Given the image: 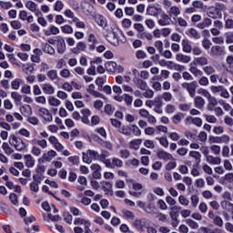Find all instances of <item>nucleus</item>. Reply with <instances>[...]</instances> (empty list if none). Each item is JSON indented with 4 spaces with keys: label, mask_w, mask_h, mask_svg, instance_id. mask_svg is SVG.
Here are the masks:
<instances>
[{
    "label": "nucleus",
    "mask_w": 233,
    "mask_h": 233,
    "mask_svg": "<svg viewBox=\"0 0 233 233\" xmlns=\"http://www.w3.org/2000/svg\"><path fill=\"white\" fill-rule=\"evenodd\" d=\"M105 66L107 72H112L113 74H116V72L117 74H123V72H125V68L123 66H117V64L113 61L106 63Z\"/></svg>",
    "instance_id": "1"
},
{
    "label": "nucleus",
    "mask_w": 233,
    "mask_h": 233,
    "mask_svg": "<svg viewBox=\"0 0 233 233\" xmlns=\"http://www.w3.org/2000/svg\"><path fill=\"white\" fill-rule=\"evenodd\" d=\"M97 156H99V153H97V151L89 149L86 153H83L82 159L84 163H87V165H90V163H92L94 159H97Z\"/></svg>",
    "instance_id": "2"
},
{
    "label": "nucleus",
    "mask_w": 233,
    "mask_h": 233,
    "mask_svg": "<svg viewBox=\"0 0 233 233\" xmlns=\"http://www.w3.org/2000/svg\"><path fill=\"white\" fill-rule=\"evenodd\" d=\"M11 145H13L15 150H18V151H22V150H25V148H26V143H25V141H23L22 138L17 137L15 136H12Z\"/></svg>",
    "instance_id": "3"
},
{
    "label": "nucleus",
    "mask_w": 233,
    "mask_h": 233,
    "mask_svg": "<svg viewBox=\"0 0 233 233\" xmlns=\"http://www.w3.org/2000/svg\"><path fill=\"white\" fill-rule=\"evenodd\" d=\"M137 207H139V208H142V210H144V212H146V214H156V207H154V204L149 203L147 205V203L138 200L137 202Z\"/></svg>",
    "instance_id": "4"
},
{
    "label": "nucleus",
    "mask_w": 233,
    "mask_h": 233,
    "mask_svg": "<svg viewBox=\"0 0 233 233\" xmlns=\"http://www.w3.org/2000/svg\"><path fill=\"white\" fill-rule=\"evenodd\" d=\"M133 225L137 228V230L145 232L147 226L150 225V220L147 218H137L134 220Z\"/></svg>",
    "instance_id": "5"
},
{
    "label": "nucleus",
    "mask_w": 233,
    "mask_h": 233,
    "mask_svg": "<svg viewBox=\"0 0 233 233\" xmlns=\"http://www.w3.org/2000/svg\"><path fill=\"white\" fill-rule=\"evenodd\" d=\"M183 88L188 92L190 97H196V88H198V82L193 81L191 83H184L182 84Z\"/></svg>",
    "instance_id": "6"
},
{
    "label": "nucleus",
    "mask_w": 233,
    "mask_h": 233,
    "mask_svg": "<svg viewBox=\"0 0 233 233\" xmlns=\"http://www.w3.org/2000/svg\"><path fill=\"white\" fill-rule=\"evenodd\" d=\"M38 116L44 119V121H46L47 123H50L54 116H52V113H50V110L46 109V107H41L38 110Z\"/></svg>",
    "instance_id": "7"
},
{
    "label": "nucleus",
    "mask_w": 233,
    "mask_h": 233,
    "mask_svg": "<svg viewBox=\"0 0 233 233\" xmlns=\"http://www.w3.org/2000/svg\"><path fill=\"white\" fill-rule=\"evenodd\" d=\"M81 8L86 15H92L94 14V6L86 1L81 3Z\"/></svg>",
    "instance_id": "8"
},
{
    "label": "nucleus",
    "mask_w": 233,
    "mask_h": 233,
    "mask_svg": "<svg viewBox=\"0 0 233 233\" xmlns=\"http://www.w3.org/2000/svg\"><path fill=\"white\" fill-rule=\"evenodd\" d=\"M34 181L30 184L31 192H39V185H41V177L37 176L33 177Z\"/></svg>",
    "instance_id": "9"
},
{
    "label": "nucleus",
    "mask_w": 233,
    "mask_h": 233,
    "mask_svg": "<svg viewBox=\"0 0 233 233\" xmlns=\"http://www.w3.org/2000/svg\"><path fill=\"white\" fill-rule=\"evenodd\" d=\"M167 15L173 19V21H176V17L181 15V9L176 5H173L167 10Z\"/></svg>",
    "instance_id": "10"
},
{
    "label": "nucleus",
    "mask_w": 233,
    "mask_h": 233,
    "mask_svg": "<svg viewBox=\"0 0 233 233\" xmlns=\"http://www.w3.org/2000/svg\"><path fill=\"white\" fill-rule=\"evenodd\" d=\"M153 106H155L154 110L157 114H163V101L161 100V96H158L153 100Z\"/></svg>",
    "instance_id": "11"
},
{
    "label": "nucleus",
    "mask_w": 233,
    "mask_h": 233,
    "mask_svg": "<svg viewBox=\"0 0 233 233\" xmlns=\"http://www.w3.org/2000/svg\"><path fill=\"white\" fill-rule=\"evenodd\" d=\"M191 59L192 58L189 56L184 55L182 53H177L176 55V61H177L178 63H184L186 65H188Z\"/></svg>",
    "instance_id": "12"
},
{
    "label": "nucleus",
    "mask_w": 233,
    "mask_h": 233,
    "mask_svg": "<svg viewBox=\"0 0 233 233\" xmlns=\"http://www.w3.org/2000/svg\"><path fill=\"white\" fill-rule=\"evenodd\" d=\"M102 190L106 194V196H113L114 191L112 190V183L108 181L102 182Z\"/></svg>",
    "instance_id": "13"
},
{
    "label": "nucleus",
    "mask_w": 233,
    "mask_h": 233,
    "mask_svg": "<svg viewBox=\"0 0 233 233\" xmlns=\"http://www.w3.org/2000/svg\"><path fill=\"white\" fill-rule=\"evenodd\" d=\"M161 12H162L161 8H157L154 5H149L147 8V15H153L154 17H157L159 14H161Z\"/></svg>",
    "instance_id": "14"
},
{
    "label": "nucleus",
    "mask_w": 233,
    "mask_h": 233,
    "mask_svg": "<svg viewBox=\"0 0 233 233\" xmlns=\"http://www.w3.org/2000/svg\"><path fill=\"white\" fill-rule=\"evenodd\" d=\"M158 159H163L164 161H170L173 159L172 154L165 151V150H160L157 154Z\"/></svg>",
    "instance_id": "15"
},
{
    "label": "nucleus",
    "mask_w": 233,
    "mask_h": 233,
    "mask_svg": "<svg viewBox=\"0 0 233 233\" xmlns=\"http://www.w3.org/2000/svg\"><path fill=\"white\" fill-rule=\"evenodd\" d=\"M171 21L172 18L170 17V15L164 13L161 15V18L158 20V25H160V26H168Z\"/></svg>",
    "instance_id": "16"
},
{
    "label": "nucleus",
    "mask_w": 233,
    "mask_h": 233,
    "mask_svg": "<svg viewBox=\"0 0 233 233\" xmlns=\"http://www.w3.org/2000/svg\"><path fill=\"white\" fill-rule=\"evenodd\" d=\"M214 10L218 17H223V13L227 11V6L224 4H216Z\"/></svg>",
    "instance_id": "17"
},
{
    "label": "nucleus",
    "mask_w": 233,
    "mask_h": 233,
    "mask_svg": "<svg viewBox=\"0 0 233 233\" xmlns=\"http://www.w3.org/2000/svg\"><path fill=\"white\" fill-rule=\"evenodd\" d=\"M191 63H193V65L197 66H205L206 65H208V59L205 56H199L194 58V60Z\"/></svg>",
    "instance_id": "18"
},
{
    "label": "nucleus",
    "mask_w": 233,
    "mask_h": 233,
    "mask_svg": "<svg viewBox=\"0 0 233 233\" xmlns=\"http://www.w3.org/2000/svg\"><path fill=\"white\" fill-rule=\"evenodd\" d=\"M189 72L192 73L195 77H201V76H203V71L198 69V66L193 65L192 62L189 64Z\"/></svg>",
    "instance_id": "19"
},
{
    "label": "nucleus",
    "mask_w": 233,
    "mask_h": 233,
    "mask_svg": "<svg viewBox=\"0 0 233 233\" xmlns=\"http://www.w3.org/2000/svg\"><path fill=\"white\" fill-rule=\"evenodd\" d=\"M56 48L58 54H65L66 51V43L65 42V39H60L56 43Z\"/></svg>",
    "instance_id": "20"
},
{
    "label": "nucleus",
    "mask_w": 233,
    "mask_h": 233,
    "mask_svg": "<svg viewBox=\"0 0 233 233\" xmlns=\"http://www.w3.org/2000/svg\"><path fill=\"white\" fill-rule=\"evenodd\" d=\"M42 90L47 96H52V94H54L56 92V89L49 83L44 84L42 86Z\"/></svg>",
    "instance_id": "21"
},
{
    "label": "nucleus",
    "mask_w": 233,
    "mask_h": 233,
    "mask_svg": "<svg viewBox=\"0 0 233 233\" xmlns=\"http://www.w3.org/2000/svg\"><path fill=\"white\" fill-rule=\"evenodd\" d=\"M25 6L28 10H30L31 12H34L35 14H39V9H37V4L33 2V1H27L25 3Z\"/></svg>",
    "instance_id": "22"
},
{
    "label": "nucleus",
    "mask_w": 233,
    "mask_h": 233,
    "mask_svg": "<svg viewBox=\"0 0 233 233\" xmlns=\"http://www.w3.org/2000/svg\"><path fill=\"white\" fill-rule=\"evenodd\" d=\"M194 106L196 108L201 109L205 106V99L199 96H195L194 98Z\"/></svg>",
    "instance_id": "23"
},
{
    "label": "nucleus",
    "mask_w": 233,
    "mask_h": 233,
    "mask_svg": "<svg viewBox=\"0 0 233 233\" xmlns=\"http://www.w3.org/2000/svg\"><path fill=\"white\" fill-rule=\"evenodd\" d=\"M74 223L75 225L84 226L85 231L90 228V221L86 220L85 218H76Z\"/></svg>",
    "instance_id": "24"
},
{
    "label": "nucleus",
    "mask_w": 233,
    "mask_h": 233,
    "mask_svg": "<svg viewBox=\"0 0 233 233\" xmlns=\"http://www.w3.org/2000/svg\"><path fill=\"white\" fill-rule=\"evenodd\" d=\"M206 160L210 165H221V158L219 157H214L212 155H209Z\"/></svg>",
    "instance_id": "25"
},
{
    "label": "nucleus",
    "mask_w": 233,
    "mask_h": 233,
    "mask_svg": "<svg viewBox=\"0 0 233 233\" xmlns=\"http://www.w3.org/2000/svg\"><path fill=\"white\" fill-rule=\"evenodd\" d=\"M133 82L137 86V88H140V90H145V88H147V82L143 81L139 77H134Z\"/></svg>",
    "instance_id": "26"
},
{
    "label": "nucleus",
    "mask_w": 233,
    "mask_h": 233,
    "mask_svg": "<svg viewBox=\"0 0 233 233\" xmlns=\"http://www.w3.org/2000/svg\"><path fill=\"white\" fill-rule=\"evenodd\" d=\"M47 77L51 80V81H55L56 83H57V81H59V75H57V70H49L47 72Z\"/></svg>",
    "instance_id": "27"
},
{
    "label": "nucleus",
    "mask_w": 233,
    "mask_h": 233,
    "mask_svg": "<svg viewBox=\"0 0 233 233\" xmlns=\"http://www.w3.org/2000/svg\"><path fill=\"white\" fill-rule=\"evenodd\" d=\"M222 208H224V210H227L228 212H233V204L230 203V201L228 200H223L220 203Z\"/></svg>",
    "instance_id": "28"
},
{
    "label": "nucleus",
    "mask_w": 233,
    "mask_h": 233,
    "mask_svg": "<svg viewBox=\"0 0 233 233\" xmlns=\"http://www.w3.org/2000/svg\"><path fill=\"white\" fill-rule=\"evenodd\" d=\"M24 159L28 168H32V167H34V165L35 164V160H34V157H32V155H25L24 157Z\"/></svg>",
    "instance_id": "29"
},
{
    "label": "nucleus",
    "mask_w": 233,
    "mask_h": 233,
    "mask_svg": "<svg viewBox=\"0 0 233 233\" xmlns=\"http://www.w3.org/2000/svg\"><path fill=\"white\" fill-rule=\"evenodd\" d=\"M223 54V47L215 46L211 47L210 56H221Z\"/></svg>",
    "instance_id": "30"
},
{
    "label": "nucleus",
    "mask_w": 233,
    "mask_h": 233,
    "mask_svg": "<svg viewBox=\"0 0 233 233\" xmlns=\"http://www.w3.org/2000/svg\"><path fill=\"white\" fill-rule=\"evenodd\" d=\"M177 210H179V208L177 206H174L171 208V212L169 213V216L172 219V221H177L179 214L177 213Z\"/></svg>",
    "instance_id": "31"
},
{
    "label": "nucleus",
    "mask_w": 233,
    "mask_h": 233,
    "mask_svg": "<svg viewBox=\"0 0 233 233\" xmlns=\"http://www.w3.org/2000/svg\"><path fill=\"white\" fill-rule=\"evenodd\" d=\"M96 21L97 25H99V26H101L102 28H106V18H105V16H103L101 15H97L96 16Z\"/></svg>",
    "instance_id": "32"
},
{
    "label": "nucleus",
    "mask_w": 233,
    "mask_h": 233,
    "mask_svg": "<svg viewBox=\"0 0 233 233\" xmlns=\"http://www.w3.org/2000/svg\"><path fill=\"white\" fill-rule=\"evenodd\" d=\"M182 46H183V51L186 52V54H190L192 52V46L190 45V41L183 40Z\"/></svg>",
    "instance_id": "33"
},
{
    "label": "nucleus",
    "mask_w": 233,
    "mask_h": 233,
    "mask_svg": "<svg viewBox=\"0 0 233 233\" xmlns=\"http://www.w3.org/2000/svg\"><path fill=\"white\" fill-rule=\"evenodd\" d=\"M32 143H34V145H37L38 147H40V148H46V147H48V142L46 139H33Z\"/></svg>",
    "instance_id": "34"
},
{
    "label": "nucleus",
    "mask_w": 233,
    "mask_h": 233,
    "mask_svg": "<svg viewBox=\"0 0 233 233\" xmlns=\"http://www.w3.org/2000/svg\"><path fill=\"white\" fill-rule=\"evenodd\" d=\"M141 143H143L142 139L132 140L129 143V148H132L133 150H139V145H141Z\"/></svg>",
    "instance_id": "35"
},
{
    "label": "nucleus",
    "mask_w": 233,
    "mask_h": 233,
    "mask_svg": "<svg viewBox=\"0 0 233 233\" xmlns=\"http://www.w3.org/2000/svg\"><path fill=\"white\" fill-rule=\"evenodd\" d=\"M122 216L123 218H125V219H134V218H136V215L134 214V212L128 210V209H123L122 210Z\"/></svg>",
    "instance_id": "36"
},
{
    "label": "nucleus",
    "mask_w": 233,
    "mask_h": 233,
    "mask_svg": "<svg viewBox=\"0 0 233 233\" xmlns=\"http://www.w3.org/2000/svg\"><path fill=\"white\" fill-rule=\"evenodd\" d=\"M43 50L46 54H49L50 56H54L56 54V49L50 46V44H44Z\"/></svg>",
    "instance_id": "37"
},
{
    "label": "nucleus",
    "mask_w": 233,
    "mask_h": 233,
    "mask_svg": "<svg viewBox=\"0 0 233 233\" xmlns=\"http://www.w3.org/2000/svg\"><path fill=\"white\" fill-rule=\"evenodd\" d=\"M167 68H174V70H177V72H181L183 70V66L169 61L167 62Z\"/></svg>",
    "instance_id": "38"
},
{
    "label": "nucleus",
    "mask_w": 233,
    "mask_h": 233,
    "mask_svg": "<svg viewBox=\"0 0 233 233\" xmlns=\"http://www.w3.org/2000/svg\"><path fill=\"white\" fill-rule=\"evenodd\" d=\"M118 132L120 134H124L125 136H131L130 126H120V128H118Z\"/></svg>",
    "instance_id": "39"
},
{
    "label": "nucleus",
    "mask_w": 233,
    "mask_h": 233,
    "mask_svg": "<svg viewBox=\"0 0 233 233\" xmlns=\"http://www.w3.org/2000/svg\"><path fill=\"white\" fill-rule=\"evenodd\" d=\"M48 104L50 105V106H61V100L57 99L55 96H49Z\"/></svg>",
    "instance_id": "40"
},
{
    "label": "nucleus",
    "mask_w": 233,
    "mask_h": 233,
    "mask_svg": "<svg viewBox=\"0 0 233 233\" xmlns=\"http://www.w3.org/2000/svg\"><path fill=\"white\" fill-rule=\"evenodd\" d=\"M2 148L6 156H12V154H14V149H12V147H10V146L6 142L3 143Z\"/></svg>",
    "instance_id": "41"
},
{
    "label": "nucleus",
    "mask_w": 233,
    "mask_h": 233,
    "mask_svg": "<svg viewBox=\"0 0 233 233\" xmlns=\"http://www.w3.org/2000/svg\"><path fill=\"white\" fill-rule=\"evenodd\" d=\"M22 70H23V72H25V74H26L27 76H30V74H32V72H34V66L29 64H24L22 66Z\"/></svg>",
    "instance_id": "42"
},
{
    "label": "nucleus",
    "mask_w": 233,
    "mask_h": 233,
    "mask_svg": "<svg viewBox=\"0 0 233 233\" xmlns=\"http://www.w3.org/2000/svg\"><path fill=\"white\" fill-rule=\"evenodd\" d=\"M23 85V79L21 78H16L11 83V87L13 90H19V86Z\"/></svg>",
    "instance_id": "43"
},
{
    "label": "nucleus",
    "mask_w": 233,
    "mask_h": 233,
    "mask_svg": "<svg viewBox=\"0 0 233 233\" xmlns=\"http://www.w3.org/2000/svg\"><path fill=\"white\" fill-rule=\"evenodd\" d=\"M88 43H92L90 48L91 50H94V48H96V45H97V39H96V35L94 34L89 35Z\"/></svg>",
    "instance_id": "44"
},
{
    "label": "nucleus",
    "mask_w": 233,
    "mask_h": 233,
    "mask_svg": "<svg viewBox=\"0 0 233 233\" xmlns=\"http://www.w3.org/2000/svg\"><path fill=\"white\" fill-rule=\"evenodd\" d=\"M57 156V152H56L54 149H51L47 152V156L45 155L44 159L46 161H51L53 157H56Z\"/></svg>",
    "instance_id": "45"
},
{
    "label": "nucleus",
    "mask_w": 233,
    "mask_h": 233,
    "mask_svg": "<svg viewBox=\"0 0 233 233\" xmlns=\"http://www.w3.org/2000/svg\"><path fill=\"white\" fill-rule=\"evenodd\" d=\"M198 94L203 96V97H206L207 99H210L212 97V95H210V92L207 89L199 88L198 90Z\"/></svg>",
    "instance_id": "46"
},
{
    "label": "nucleus",
    "mask_w": 233,
    "mask_h": 233,
    "mask_svg": "<svg viewBox=\"0 0 233 233\" xmlns=\"http://www.w3.org/2000/svg\"><path fill=\"white\" fill-rule=\"evenodd\" d=\"M201 232L204 233H221V229L215 228H201Z\"/></svg>",
    "instance_id": "47"
},
{
    "label": "nucleus",
    "mask_w": 233,
    "mask_h": 233,
    "mask_svg": "<svg viewBox=\"0 0 233 233\" xmlns=\"http://www.w3.org/2000/svg\"><path fill=\"white\" fill-rule=\"evenodd\" d=\"M177 167V163H176V158H174L173 157V159H171L170 162H168L167 165H166V170H173V168H176Z\"/></svg>",
    "instance_id": "48"
},
{
    "label": "nucleus",
    "mask_w": 233,
    "mask_h": 233,
    "mask_svg": "<svg viewBox=\"0 0 233 233\" xmlns=\"http://www.w3.org/2000/svg\"><path fill=\"white\" fill-rule=\"evenodd\" d=\"M178 203H180V205L183 207H188V205H190V201L183 195L178 197Z\"/></svg>",
    "instance_id": "49"
},
{
    "label": "nucleus",
    "mask_w": 233,
    "mask_h": 233,
    "mask_svg": "<svg viewBox=\"0 0 233 233\" xmlns=\"http://www.w3.org/2000/svg\"><path fill=\"white\" fill-rule=\"evenodd\" d=\"M208 108L209 110H214V106H216V105H218V100H216V98L214 96H211L210 98L208 99Z\"/></svg>",
    "instance_id": "50"
},
{
    "label": "nucleus",
    "mask_w": 233,
    "mask_h": 233,
    "mask_svg": "<svg viewBox=\"0 0 233 233\" xmlns=\"http://www.w3.org/2000/svg\"><path fill=\"white\" fill-rule=\"evenodd\" d=\"M183 117H185L183 113H177V115H175L173 116V123H175V125H179V123H181V119H183Z\"/></svg>",
    "instance_id": "51"
},
{
    "label": "nucleus",
    "mask_w": 233,
    "mask_h": 233,
    "mask_svg": "<svg viewBox=\"0 0 233 233\" xmlns=\"http://www.w3.org/2000/svg\"><path fill=\"white\" fill-rule=\"evenodd\" d=\"M189 156L190 157H194L197 163H199L201 161V154L198 151H190Z\"/></svg>",
    "instance_id": "52"
},
{
    "label": "nucleus",
    "mask_w": 233,
    "mask_h": 233,
    "mask_svg": "<svg viewBox=\"0 0 233 233\" xmlns=\"http://www.w3.org/2000/svg\"><path fill=\"white\" fill-rule=\"evenodd\" d=\"M203 72H205V74H207L208 76H212V74L216 73V69H214L212 66H207L203 67Z\"/></svg>",
    "instance_id": "53"
},
{
    "label": "nucleus",
    "mask_w": 233,
    "mask_h": 233,
    "mask_svg": "<svg viewBox=\"0 0 233 233\" xmlns=\"http://www.w3.org/2000/svg\"><path fill=\"white\" fill-rule=\"evenodd\" d=\"M190 200L193 208H196V207H198V204L199 203V197H198V195H192L190 197Z\"/></svg>",
    "instance_id": "54"
},
{
    "label": "nucleus",
    "mask_w": 233,
    "mask_h": 233,
    "mask_svg": "<svg viewBox=\"0 0 233 233\" xmlns=\"http://www.w3.org/2000/svg\"><path fill=\"white\" fill-rule=\"evenodd\" d=\"M187 121H191V123H193V125H196V127H201V125L203 123L201 118H199V117H194V118L188 117Z\"/></svg>",
    "instance_id": "55"
},
{
    "label": "nucleus",
    "mask_w": 233,
    "mask_h": 233,
    "mask_svg": "<svg viewBox=\"0 0 233 233\" xmlns=\"http://www.w3.org/2000/svg\"><path fill=\"white\" fill-rule=\"evenodd\" d=\"M63 8H65V5L63 4V2L60 0L56 1L55 4V6H54V10L56 12H61V10H63Z\"/></svg>",
    "instance_id": "56"
},
{
    "label": "nucleus",
    "mask_w": 233,
    "mask_h": 233,
    "mask_svg": "<svg viewBox=\"0 0 233 233\" xmlns=\"http://www.w3.org/2000/svg\"><path fill=\"white\" fill-rule=\"evenodd\" d=\"M178 23L179 26H187V23L183 17H178L177 19L172 22L173 25H177Z\"/></svg>",
    "instance_id": "57"
},
{
    "label": "nucleus",
    "mask_w": 233,
    "mask_h": 233,
    "mask_svg": "<svg viewBox=\"0 0 233 233\" xmlns=\"http://www.w3.org/2000/svg\"><path fill=\"white\" fill-rule=\"evenodd\" d=\"M160 97L166 102H170L173 99L172 94L169 92H164Z\"/></svg>",
    "instance_id": "58"
},
{
    "label": "nucleus",
    "mask_w": 233,
    "mask_h": 233,
    "mask_svg": "<svg viewBox=\"0 0 233 233\" xmlns=\"http://www.w3.org/2000/svg\"><path fill=\"white\" fill-rule=\"evenodd\" d=\"M187 225H188V227H190V228H193L195 230L199 228V225H198V222H196L190 218L187 220Z\"/></svg>",
    "instance_id": "59"
},
{
    "label": "nucleus",
    "mask_w": 233,
    "mask_h": 233,
    "mask_svg": "<svg viewBox=\"0 0 233 233\" xmlns=\"http://www.w3.org/2000/svg\"><path fill=\"white\" fill-rule=\"evenodd\" d=\"M213 223L217 227L221 228V227H223V218L219 216H216L215 218L213 219Z\"/></svg>",
    "instance_id": "60"
},
{
    "label": "nucleus",
    "mask_w": 233,
    "mask_h": 233,
    "mask_svg": "<svg viewBox=\"0 0 233 233\" xmlns=\"http://www.w3.org/2000/svg\"><path fill=\"white\" fill-rule=\"evenodd\" d=\"M124 101L127 106H130L132 105V102L134 101V98L130 95L125 94Z\"/></svg>",
    "instance_id": "61"
},
{
    "label": "nucleus",
    "mask_w": 233,
    "mask_h": 233,
    "mask_svg": "<svg viewBox=\"0 0 233 233\" xmlns=\"http://www.w3.org/2000/svg\"><path fill=\"white\" fill-rule=\"evenodd\" d=\"M61 30L63 34H72V32H74V28H72L69 25L61 26Z\"/></svg>",
    "instance_id": "62"
},
{
    "label": "nucleus",
    "mask_w": 233,
    "mask_h": 233,
    "mask_svg": "<svg viewBox=\"0 0 233 233\" xmlns=\"http://www.w3.org/2000/svg\"><path fill=\"white\" fill-rule=\"evenodd\" d=\"M131 133L133 132L134 136H141V129L136 125L130 127Z\"/></svg>",
    "instance_id": "63"
},
{
    "label": "nucleus",
    "mask_w": 233,
    "mask_h": 233,
    "mask_svg": "<svg viewBox=\"0 0 233 233\" xmlns=\"http://www.w3.org/2000/svg\"><path fill=\"white\" fill-rule=\"evenodd\" d=\"M151 85H152V88H154V90H156L157 92H161V83L157 82V81H150Z\"/></svg>",
    "instance_id": "64"
}]
</instances>
